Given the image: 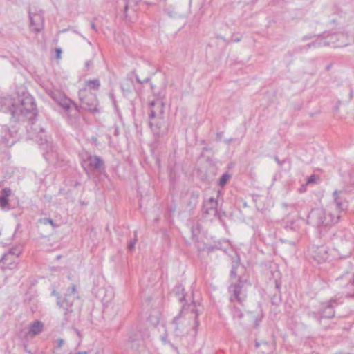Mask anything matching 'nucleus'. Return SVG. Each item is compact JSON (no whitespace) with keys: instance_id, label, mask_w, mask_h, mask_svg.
Returning <instances> with one entry per match:
<instances>
[{"instance_id":"f257e3e1","label":"nucleus","mask_w":354,"mask_h":354,"mask_svg":"<svg viewBox=\"0 0 354 354\" xmlns=\"http://www.w3.org/2000/svg\"><path fill=\"white\" fill-rule=\"evenodd\" d=\"M0 111L8 113L11 115V120L14 121L28 120L30 129L36 133V138L40 146H46V151L44 157L48 162H53L57 157L55 147L48 140L43 127L35 126L36 117L38 111L34 97L29 93H23L17 99L7 97L0 100Z\"/></svg>"},{"instance_id":"f03ea898","label":"nucleus","mask_w":354,"mask_h":354,"mask_svg":"<svg viewBox=\"0 0 354 354\" xmlns=\"http://www.w3.org/2000/svg\"><path fill=\"white\" fill-rule=\"evenodd\" d=\"M345 189L335 190L333 192L334 201L336 204L337 209L339 211L337 214L327 212L322 208L313 209L308 216V223L317 226L320 232L327 227L339 222L341 214L340 213L346 210L348 203L344 201L339 196Z\"/></svg>"},{"instance_id":"7ed1b4c3","label":"nucleus","mask_w":354,"mask_h":354,"mask_svg":"<svg viewBox=\"0 0 354 354\" xmlns=\"http://www.w3.org/2000/svg\"><path fill=\"white\" fill-rule=\"evenodd\" d=\"M52 295L57 297V305L64 310V318L62 324L64 326L68 322H71L75 316L71 294L66 293L65 295L62 297L53 290Z\"/></svg>"},{"instance_id":"20e7f679","label":"nucleus","mask_w":354,"mask_h":354,"mask_svg":"<svg viewBox=\"0 0 354 354\" xmlns=\"http://www.w3.org/2000/svg\"><path fill=\"white\" fill-rule=\"evenodd\" d=\"M80 99V108L85 109L91 113H98L97 109L98 100L96 95L86 88H83L80 90L78 93Z\"/></svg>"},{"instance_id":"39448f33","label":"nucleus","mask_w":354,"mask_h":354,"mask_svg":"<svg viewBox=\"0 0 354 354\" xmlns=\"http://www.w3.org/2000/svg\"><path fill=\"white\" fill-rule=\"evenodd\" d=\"M245 283V280H243L241 277H239L237 281L232 283L230 285L228 292L230 293V300L231 302H237L243 305L247 297L245 291L243 290Z\"/></svg>"},{"instance_id":"423d86ee","label":"nucleus","mask_w":354,"mask_h":354,"mask_svg":"<svg viewBox=\"0 0 354 354\" xmlns=\"http://www.w3.org/2000/svg\"><path fill=\"white\" fill-rule=\"evenodd\" d=\"M324 46L333 48H342L348 45V37L343 32H334L323 36Z\"/></svg>"},{"instance_id":"0eeeda50","label":"nucleus","mask_w":354,"mask_h":354,"mask_svg":"<svg viewBox=\"0 0 354 354\" xmlns=\"http://www.w3.org/2000/svg\"><path fill=\"white\" fill-rule=\"evenodd\" d=\"M149 127L154 136L158 138L167 134L169 128L164 116L149 119Z\"/></svg>"},{"instance_id":"6e6552de","label":"nucleus","mask_w":354,"mask_h":354,"mask_svg":"<svg viewBox=\"0 0 354 354\" xmlns=\"http://www.w3.org/2000/svg\"><path fill=\"white\" fill-rule=\"evenodd\" d=\"M343 301L341 297L339 298H331L324 306L319 310V313L320 316L319 317V323H321L322 319H331L335 317V311L333 304L337 305L342 304Z\"/></svg>"},{"instance_id":"1a4fd4ad","label":"nucleus","mask_w":354,"mask_h":354,"mask_svg":"<svg viewBox=\"0 0 354 354\" xmlns=\"http://www.w3.org/2000/svg\"><path fill=\"white\" fill-rule=\"evenodd\" d=\"M30 29L35 32H39L44 27V16L42 10L32 12L31 9L28 12Z\"/></svg>"},{"instance_id":"9d476101","label":"nucleus","mask_w":354,"mask_h":354,"mask_svg":"<svg viewBox=\"0 0 354 354\" xmlns=\"http://www.w3.org/2000/svg\"><path fill=\"white\" fill-rule=\"evenodd\" d=\"M217 206L218 201L213 197L204 201L202 207L203 216L206 218L210 216H214L216 218H221Z\"/></svg>"},{"instance_id":"9b49d317","label":"nucleus","mask_w":354,"mask_h":354,"mask_svg":"<svg viewBox=\"0 0 354 354\" xmlns=\"http://www.w3.org/2000/svg\"><path fill=\"white\" fill-rule=\"evenodd\" d=\"M80 106H77L74 102L66 109L64 112L67 115L68 123L72 126H77L80 120Z\"/></svg>"},{"instance_id":"f8f14e48","label":"nucleus","mask_w":354,"mask_h":354,"mask_svg":"<svg viewBox=\"0 0 354 354\" xmlns=\"http://www.w3.org/2000/svg\"><path fill=\"white\" fill-rule=\"evenodd\" d=\"M85 163L87 164L86 168H84L86 173L89 171H93L95 170H104V163L103 160L97 156H89L85 160Z\"/></svg>"},{"instance_id":"ddd939ff","label":"nucleus","mask_w":354,"mask_h":354,"mask_svg":"<svg viewBox=\"0 0 354 354\" xmlns=\"http://www.w3.org/2000/svg\"><path fill=\"white\" fill-rule=\"evenodd\" d=\"M149 118L153 119L164 116V101L153 100L149 102Z\"/></svg>"},{"instance_id":"4468645a","label":"nucleus","mask_w":354,"mask_h":354,"mask_svg":"<svg viewBox=\"0 0 354 354\" xmlns=\"http://www.w3.org/2000/svg\"><path fill=\"white\" fill-rule=\"evenodd\" d=\"M2 133L4 134L1 136V142L5 147H10L16 142L17 137V131L15 130H12L5 126L3 127Z\"/></svg>"},{"instance_id":"2eb2a0df","label":"nucleus","mask_w":354,"mask_h":354,"mask_svg":"<svg viewBox=\"0 0 354 354\" xmlns=\"http://www.w3.org/2000/svg\"><path fill=\"white\" fill-rule=\"evenodd\" d=\"M44 328V324L39 320H35L24 330L26 337H33L40 334Z\"/></svg>"},{"instance_id":"dca6fc26","label":"nucleus","mask_w":354,"mask_h":354,"mask_svg":"<svg viewBox=\"0 0 354 354\" xmlns=\"http://www.w3.org/2000/svg\"><path fill=\"white\" fill-rule=\"evenodd\" d=\"M51 97L55 102H56L64 109V111L66 109H68V106L73 102V101L67 97L64 94L59 91L53 92Z\"/></svg>"},{"instance_id":"f3484780","label":"nucleus","mask_w":354,"mask_h":354,"mask_svg":"<svg viewBox=\"0 0 354 354\" xmlns=\"http://www.w3.org/2000/svg\"><path fill=\"white\" fill-rule=\"evenodd\" d=\"M19 254L20 252H17L16 250L11 249L8 253L4 254L1 259H0V266H1L4 269H12L13 268L12 263H10L8 261H11V258L14 256H15V257H17Z\"/></svg>"},{"instance_id":"a211bd4d","label":"nucleus","mask_w":354,"mask_h":354,"mask_svg":"<svg viewBox=\"0 0 354 354\" xmlns=\"http://www.w3.org/2000/svg\"><path fill=\"white\" fill-rule=\"evenodd\" d=\"M228 246V242L225 240H218L214 241L213 244H205L204 250H206L208 252H212L214 250H223L225 251L226 248L225 245Z\"/></svg>"},{"instance_id":"6ab92c4d","label":"nucleus","mask_w":354,"mask_h":354,"mask_svg":"<svg viewBox=\"0 0 354 354\" xmlns=\"http://www.w3.org/2000/svg\"><path fill=\"white\" fill-rule=\"evenodd\" d=\"M181 311L174 317L172 321V324L174 325V331L175 333V335L177 337H180L183 335L184 328H183V324L181 322L182 316H181Z\"/></svg>"},{"instance_id":"aec40b11","label":"nucleus","mask_w":354,"mask_h":354,"mask_svg":"<svg viewBox=\"0 0 354 354\" xmlns=\"http://www.w3.org/2000/svg\"><path fill=\"white\" fill-rule=\"evenodd\" d=\"M2 194L0 196V207L2 209H6L8 207L9 200L8 197L10 196L12 192L10 188H3L1 191Z\"/></svg>"},{"instance_id":"412c9836","label":"nucleus","mask_w":354,"mask_h":354,"mask_svg":"<svg viewBox=\"0 0 354 354\" xmlns=\"http://www.w3.org/2000/svg\"><path fill=\"white\" fill-rule=\"evenodd\" d=\"M314 257L317 261H325L328 258L326 248L324 245L317 247Z\"/></svg>"},{"instance_id":"4be33fe9","label":"nucleus","mask_w":354,"mask_h":354,"mask_svg":"<svg viewBox=\"0 0 354 354\" xmlns=\"http://www.w3.org/2000/svg\"><path fill=\"white\" fill-rule=\"evenodd\" d=\"M175 295L177 297L180 303H183L185 301V289L183 285L178 284L176 285L173 290Z\"/></svg>"},{"instance_id":"5701e85b","label":"nucleus","mask_w":354,"mask_h":354,"mask_svg":"<svg viewBox=\"0 0 354 354\" xmlns=\"http://www.w3.org/2000/svg\"><path fill=\"white\" fill-rule=\"evenodd\" d=\"M198 198L199 194L198 192H193L191 193L187 201V206L190 208V209H193L196 207L198 203Z\"/></svg>"},{"instance_id":"b1692460","label":"nucleus","mask_w":354,"mask_h":354,"mask_svg":"<svg viewBox=\"0 0 354 354\" xmlns=\"http://www.w3.org/2000/svg\"><path fill=\"white\" fill-rule=\"evenodd\" d=\"M151 88L153 91V94L156 97L155 100H160L163 101L166 96V86H164L160 90L158 91H155V85L151 83L150 84Z\"/></svg>"},{"instance_id":"393cba45","label":"nucleus","mask_w":354,"mask_h":354,"mask_svg":"<svg viewBox=\"0 0 354 354\" xmlns=\"http://www.w3.org/2000/svg\"><path fill=\"white\" fill-rule=\"evenodd\" d=\"M100 86V82L98 79L88 80L85 82V87L86 89L97 91Z\"/></svg>"},{"instance_id":"a878e982","label":"nucleus","mask_w":354,"mask_h":354,"mask_svg":"<svg viewBox=\"0 0 354 354\" xmlns=\"http://www.w3.org/2000/svg\"><path fill=\"white\" fill-rule=\"evenodd\" d=\"M323 41H324L322 37H319L315 41L308 44L306 46H304V48L305 49V51H306L310 48H319L324 46L325 44Z\"/></svg>"},{"instance_id":"bb28decb","label":"nucleus","mask_w":354,"mask_h":354,"mask_svg":"<svg viewBox=\"0 0 354 354\" xmlns=\"http://www.w3.org/2000/svg\"><path fill=\"white\" fill-rule=\"evenodd\" d=\"M188 308L190 309V311L192 313H194L195 320H194V328H197L199 325V322L198 320V316L199 315L198 310L196 308V303L195 301H192L191 304L188 305Z\"/></svg>"},{"instance_id":"cd10ccee","label":"nucleus","mask_w":354,"mask_h":354,"mask_svg":"<svg viewBox=\"0 0 354 354\" xmlns=\"http://www.w3.org/2000/svg\"><path fill=\"white\" fill-rule=\"evenodd\" d=\"M237 260L232 261V269L230 270V277L236 278L237 277V268L240 265L239 257L236 254Z\"/></svg>"},{"instance_id":"c85d7f7f","label":"nucleus","mask_w":354,"mask_h":354,"mask_svg":"<svg viewBox=\"0 0 354 354\" xmlns=\"http://www.w3.org/2000/svg\"><path fill=\"white\" fill-rule=\"evenodd\" d=\"M37 223L40 225H50L53 227V229L56 228L58 227V225L54 222V221L50 218H40Z\"/></svg>"},{"instance_id":"c756f323","label":"nucleus","mask_w":354,"mask_h":354,"mask_svg":"<svg viewBox=\"0 0 354 354\" xmlns=\"http://www.w3.org/2000/svg\"><path fill=\"white\" fill-rule=\"evenodd\" d=\"M231 177L232 175L230 174L228 172L224 173L223 174L221 175L219 179L218 185L221 187H223L227 183Z\"/></svg>"},{"instance_id":"7c9ffc66","label":"nucleus","mask_w":354,"mask_h":354,"mask_svg":"<svg viewBox=\"0 0 354 354\" xmlns=\"http://www.w3.org/2000/svg\"><path fill=\"white\" fill-rule=\"evenodd\" d=\"M125 6L124 8V14L125 17H127V11L129 7V5L133 3L135 6L138 5L140 3V0H124Z\"/></svg>"},{"instance_id":"2f4dec72","label":"nucleus","mask_w":354,"mask_h":354,"mask_svg":"<svg viewBox=\"0 0 354 354\" xmlns=\"http://www.w3.org/2000/svg\"><path fill=\"white\" fill-rule=\"evenodd\" d=\"M281 302V293H275L272 297H271V303L273 305L279 306L280 303Z\"/></svg>"},{"instance_id":"473e14b6","label":"nucleus","mask_w":354,"mask_h":354,"mask_svg":"<svg viewBox=\"0 0 354 354\" xmlns=\"http://www.w3.org/2000/svg\"><path fill=\"white\" fill-rule=\"evenodd\" d=\"M353 268L354 266L351 262L348 263L346 269L344 271L343 274L341 276L337 278V280L341 279L346 275L351 274L352 270H353Z\"/></svg>"},{"instance_id":"72a5a7b5","label":"nucleus","mask_w":354,"mask_h":354,"mask_svg":"<svg viewBox=\"0 0 354 354\" xmlns=\"http://www.w3.org/2000/svg\"><path fill=\"white\" fill-rule=\"evenodd\" d=\"M137 242V231H134V239L129 241L127 245V249L129 251H132L135 248L136 243Z\"/></svg>"},{"instance_id":"f704fd0d","label":"nucleus","mask_w":354,"mask_h":354,"mask_svg":"<svg viewBox=\"0 0 354 354\" xmlns=\"http://www.w3.org/2000/svg\"><path fill=\"white\" fill-rule=\"evenodd\" d=\"M66 293L71 294L73 302L75 298H78L77 292L76 290V286L75 284H72V286L68 289Z\"/></svg>"},{"instance_id":"c9c22d12","label":"nucleus","mask_w":354,"mask_h":354,"mask_svg":"<svg viewBox=\"0 0 354 354\" xmlns=\"http://www.w3.org/2000/svg\"><path fill=\"white\" fill-rule=\"evenodd\" d=\"M269 346H264V350L262 351L263 353L270 354L272 352V350L274 348V343L272 342V344L269 343Z\"/></svg>"},{"instance_id":"e433bc0d","label":"nucleus","mask_w":354,"mask_h":354,"mask_svg":"<svg viewBox=\"0 0 354 354\" xmlns=\"http://www.w3.org/2000/svg\"><path fill=\"white\" fill-rule=\"evenodd\" d=\"M136 81L140 84H145V83H147V82H149L150 80H151V77H147L143 80H141L138 75H136Z\"/></svg>"},{"instance_id":"4c0bfd02","label":"nucleus","mask_w":354,"mask_h":354,"mask_svg":"<svg viewBox=\"0 0 354 354\" xmlns=\"http://www.w3.org/2000/svg\"><path fill=\"white\" fill-rule=\"evenodd\" d=\"M285 229L287 230L288 231V230L295 231L296 228L295 226V223L292 221H291L290 223H287L285 225Z\"/></svg>"},{"instance_id":"58836bf2","label":"nucleus","mask_w":354,"mask_h":354,"mask_svg":"<svg viewBox=\"0 0 354 354\" xmlns=\"http://www.w3.org/2000/svg\"><path fill=\"white\" fill-rule=\"evenodd\" d=\"M308 315L309 317L315 319H317L319 322V317L320 316L319 313H317L314 312V311H311V312H309L308 313Z\"/></svg>"},{"instance_id":"ea45409f","label":"nucleus","mask_w":354,"mask_h":354,"mask_svg":"<svg viewBox=\"0 0 354 354\" xmlns=\"http://www.w3.org/2000/svg\"><path fill=\"white\" fill-rule=\"evenodd\" d=\"M317 179V176L315 175V174H313L311 176H310L308 179H307V181H306V183L307 184H311V183H313L315 182Z\"/></svg>"},{"instance_id":"a19ab883","label":"nucleus","mask_w":354,"mask_h":354,"mask_svg":"<svg viewBox=\"0 0 354 354\" xmlns=\"http://www.w3.org/2000/svg\"><path fill=\"white\" fill-rule=\"evenodd\" d=\"M167 334H165V335L162 336L161 337V339H162V342L165 344L168 343V344H169L171 345V346L172 348H174V349H176V348L171 343H170L169 341H167Z\"/></svg>"},{"instance_id":"79ce46f5","label":"nucleus","mask_w":354,"mask_h":354,"mask_svg":"<svg viewBox=\"0 0 354 354\" xmlns=\"http://www.w3.org/2000/svg\"><path fill=\"white\" fill-rule=\"evenodd\" d=\"M305 50V49L304 48V46H296L294 50H293V53H300V52H302Z\"/></svg>"},{"instance_id":"37998d69","label":"nucleus","mask_w":354,"mask_h":354,"mask_svg":"<svg viewBox=\"0 0 354 354\" xmlns=\"http://www.w3.org/2000/svg\"><path fill=\"white\" fill-rule=\"evenodd\" d=\"M261 345H263V346H269V342H266V341H263L261 342H256L255 343V346L257 348L259 347Z\"/></svg>"},{"instance_id":"c03bdc74","label":"nucleus","mask_w":354,"mask_h":354,"mask_svg":"<svg viewBox=\"0 0 354 354\" xmlns=\"http://www.w3.org/2000/svg\"><path fill=\"white\" fill-rule=\"evenodd\" d=\"M274 160L276 161V162L278 164V165L279 167H282L283 164L285 162V160H280L279 158H278V156H274Z\"/></svg>"},{"instance_id":"a18cd8bd","label":"nucleus","mask_w":354,"mask_h":354,"mask_svg":"<svg viewBox=\"0 0 354 354\" xmlns=\"http://www.w3.org/2000/svg\"><path fill=\"white\" fill-rule=\"evenodd\" d=\"M223 131L218 132V133H216V140L217 142H220V141H221L222 138H223Z\"/></svg>"},{"instance_id":"49530a36","label":"nucleus","mask_w":354,"mask_h":354,"mask_svg":"<svg viewBox=\"0 0 354 354\" xmlns=\"http://www.w3.org/2000/svg\"><path fill=\"white\" fill-rule=\"evenodd\" d=\"M57 348H59L63 346V344L64 343V340L63 339H57Z\"/></svg>"},{"instance_id":"de8ad7c7","label":"nucleus","mask_w":354,"mask_h":354,"mask_svg":"<svg viewBox=\"0 0 354 354\" xmlns=\"http://www.w3.org/2000/svg\"><path fill=\"white\" fill-rule=\"evenodd\" d=\"M62 52V49H61L60 48H56V50H55V53H56V57H57V59L60 58V56H61Z\"/></svg>"},{"instance_id":"09e8293b","label":"nucleus","mask_w":354,"mask_h":354,"mask_svg":"<svg viewBox=\"0 0 354 354\" xmlns=\"http://www.w3.org/2000/svg\"><path fill=\"white\" fill-rule=\"evenodd\" d=\"M93 64L92 60H88L85 62V68L88 70L91 65Z\"/></svg>"},{"instance_id":"8fccbe9b","label":"nucleus","mask_w":354,"mask_h":354,"mask_svg":"<svg viewBox=\"0 0 354 354\" xmlns=\"http://www.w3.org/2000/svg\"><path fill=\"white\" fill-rule=\"evenodd\" d=\"M313 37V35H305V36H304V37H302L301 40H302L303 41H306V40H308V39H312Z\"/></svg>"},{"instance_id":"3c124183","label":"nucleus","mask_w":354,"mask_h":354,"mask_svg":"<svg viewBox=\"0 0 354 354\" xmlns=\"http://www.w3.org/2000/svg\"><path fill=\"white\" fill-rule=\"evenodd\" d=\"M261 321V319H255V321H254V326H255V327H257V328L259 327Z\"/></svg>"},{"instance_id":"603ef678","label":"nucleus","mask_w":354,"mask_h":354,"mask_svg":"<svg viewBox=\"0 0 354 354\" xmlns=\"http://www.w3.org/2000/svg\"><path fill=\"white\" fill-rule=\"evenodd\" d=\"M346 298L348 299H354V292L353 293H347L346 295Z\"/></svg>"},{"instance_id":"864d4df0","label":"nucleus","mask_w":354,"mask_h":354,"mask_svg":"<svg viewBox=\"0 0 354 354\" xmlns=\"http://www.w3.org/2000/svg\"><path fill=\"white\" fill-rule=\"evenodd\" d=\"M129 341L131 342V343H134L136 341H137V338H134V337L130 336L129 337Z\"/></svg>"},{"instance_id":"5fc2aeb1","label":"nucleus","mask_w":354,"mask_h":354,"mask_svg":"<svg viewBox=\"0 0 354 354\" xmlns=\"http://www.w3.org/2000/svg\"><path fill=\"white\" fill-rule=\"evenodd\" d=\"M91 27L93 30L97 31V28L93 21L91 22Z\"/></svg>"},{"instance_id":"6e6d98bb","label":"nucleus","mask_w":354,"mask_h":354,"mask_svg":"<svg viewBox=\"0 0 354 354\" xmlns=\"http://www.w3.org/2000/svg\"><path fill=\"white\" fill-rule=\"evenodd\" d=\"M275 288L278 290V293L280 292V284L277 281H276Z\"/></svg>"},{"instance_id":"4d7b16f0","label":"nucleus","mask_w":354,"mask_h":354,"mask_svg":"<svg viewBox=\"0 0 354 354\" xmlns=\"http://www.w3.org/2000/svg\"><path fill=\"white\" fill-rule=\"evenodd\" d=\"M109 96H110V97L112 99V100H113V104H114L115 107V108H117V107H116V104H115V100H114V98H113V94L111 93L109 94Z\"/></svg>"},{"instance_id":"13d9d810","label":"nucleus","mask_w":354,"mask_h":354,"mask_svg":"<svg viewBox=\"0 0 354 354\" xmlns=\"http://www.w3.org/2000/svg\"><path fill=\"white\" fill-rule=\"evenodd\" d=\"M194 227H191V232H192V239H194L195 237L194 232Z\"/></svg>"},{"instance_id":"bf43d9fd","label":"nucleus","mask_w":354,"mask_h":354,"mask_svg":"<svg viewBox=\"0 0 354 354\" xmlns=\"http://www.w3.org/2000/svg\"><path fill=\"white\" fill-rule=\"evenodd\" d=\"M75 354H88V351H78Z\"/></svg>"},{"instance_id":"052dcab7","label":"nucleus","mask_w":354,"mask_h":354,"mask_svg":"<svg viewBox=\"0 0 354 354\" xmlns=\"http://www.w3.org/2000/svg\"><path fill=\"white\" fill-rule=\"evenodd\" d=\"M118 133H119L118 129V128H116V129H115V131H114V135L118 136Z\"/></svg>"},{"instance_id":"680f3d73","label":"nucleus","mask_w":354,"mask_h":354,"mask_svg":"<svg viewBox=\"0 0 354 354\" xmlns=\"http://www.w3.org/2000/svg\"><path fill=\"white\" fill-rule=\"evenodd\" d=\"M331 66H332V65H331V64L328 65V66H326V71H329V70L330 69Z\"/></svg>"},{"instance_id":"e2e57ef3","label":"nucleus","mask_w":354,"mask_h":354,"mask_svg":"<svg viewBox=\"0 0 354 354\" xmlns=\"http://www.w3.org/2000/svg\"><path fill=\"white\" fill-rule=\"evenodd\" d=\"M232 141H233V138H230V139L227 140L225 142H226V143H230Z\"/></svg>"},{"instance_id":"0e129e2a","label":"nucleus","mask_w":354,"mask_h":354,"mask_svg":"<svg viewBox=\"0 0 354 354\" xmlns=\"http://www.w3.org/2000/svg\"><path fill=\"white\" fill-rule=\"evenodd\" d=\"M24 349H25V351H26V352H28V353H30V351H28V348L27 346H26V345L24 346Z\"/></svg>"},{"instance_id":"69168bd1","label":"nucleus","mask_w":354,"mask_h":354,"mask_svg":"<svg viewBox=\"0 0 354 354\" xmlns=\"http://www.w3.org/2000/svg\"><path fill=\"white\" fill-rule=\"evenodd\" d=\"M353 277H354V274H353ZM351 283L354 286V277L353 279V280L351 281Z\"/></svg>"},{"instance_id":"338daca9","label":"nucleus","mask_w":354,"mask_h":354,"mask_svg":"<svg viewBox=\"0 0 354 354\" xmlns=\"http://www.w3.org/2000/svg\"><path fill=\"white\" fill-rule=\"evenodd\" d=\"M241 39L239 38L234 39L235 42H239Z\"/></svg>"},{"instance_id":"774afa93","label":"nucleus","mask_w":354,"mask_h":354,"mask_svg":"<svg viewBox=\"0 0 354 354\" xmlns=\"http://www.w3.org/2000/svg\"><path fill=\"white\" fill-rule=\"evenodd\" d=\"M77 334L79 337H80V333L78 330H76Z\"/></svg>"}]
</instances>
